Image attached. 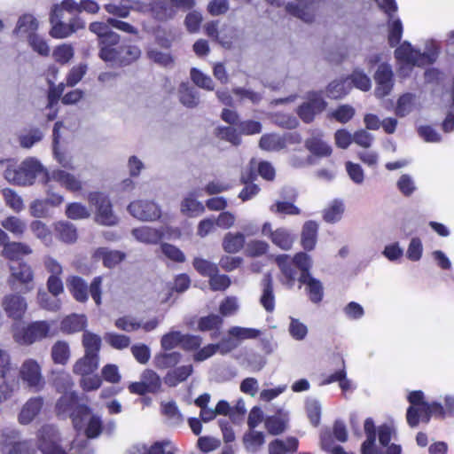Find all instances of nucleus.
<instances>
[{
    "instance_id": "nucleus-1",
    "label": "nucleus",
    "mask_w": 454,
    "mask_h": 454,
    "mask_svg": "<svg viewBox=\"0 0 454 454\" xmlns=\"http://www.w3.org/2000/svg\"><path fill=\"white\" fill-rule=\"evenodd\" d=\"M282 277L280 281L288 288L294 286L297 279L296 268L301 271L298 280L300 283L307 286V292L309 300L314 303H318L323 298V286L321 282L309 274L312 266V261L309 255L305 253H297L294 257L288 254L278 255L275 259Z\"/></svg>"
},
{
    "instance_id": "nucleus-2",
    "label": "nucleus",
    "mask_w": 454,
    "mask_h": 454,
    "mask_svg": "<svg viewBox=\"0 0 454 454\" xmlns=\"http://www.w3.org/2000/svg\"><path fill=\"white\" fill-rule=\"evenodd\" d=\"M76 437L70 441L62 439L56 427H41L38 430V449L43 454H67L66 449L76 450L77 453L88 454L85 451L86 442L90 439L97 438L102 433V427H74Z\"/></svg>"
},
{
    "instance_id": "nucleus-3",
    "label": "nucleus",
    "mask_w": 454,
    "mask_h": 454,
    "mask_svg": "<svg viewBox=\"0 0 454 454\" xmlns=\"http://www.w3.org/2000/svg\"><path fill=\"white\" fill-rule=\"evenodd\" d=\"M211 395L204 393L194 400V404L200 408V418L202 422L208 423L218 415L228 417L234 424L240 423L246 413V403L243 398L236 401L234 405H231L226 400H220L215 408L209 407Z\"/></svg>"
},
{
    "instance_id": "nucleus-4",
    "label": "nucleus",
    "mask_w": 454,
    "mask_h": 454,
    "mask_svg": "<svg viewBox=\"0 0 454 454\" xmlns=\"http://www.w3.org/2000/svg\"><path fill=\"white\" fill-rule=\"evenodd\" d=\"M77 394L64 393L56 404L57 413L61 418L70 417L74 426H102L99 417L94 415L86 405H76Z\"/></svg>"
},
{
    "instance_id": "nucleus-5",
    "label": "nucleus",
    "mask_w": 454,
    "mask_h": 454,
    "mask_svg": "<svg viewBox=\"0 0 454 454\" xmlns=\"http://www.w3.org/2000/svg\"><path fill=\"white\" fill-rule=\"evenodd\" d=\"M41 174L44 176L47 174L41 163L33 158H28L20 165H9L4 171V178L9 183L25 186L32 184L36 176Z\"/></svg>"
},
{
    "instance_id": "nucleus-6",
    "label": "nucleus",
    "mask_w": 454,
    "mask_h": 454,
    "mask_svg": "<svg viewBox=\"0 0 454 454\" xmlns=\"http://www.w3.org/2000/svg\"><path fill=\"white\" fill-rule=\"evenodd\" d=\"M51 323L48 321H35L27 326L16 328L13 332V339L20 345H31L53 336L54 333L51 332Z\"/></svg>"
},
{
    "instance_id": "nucleus-7",
    "label": "nucleus",
    "mask_w": 454,
    "mask_h": 454,
    "mask_svg": "<svg viewBox=\"0 0 454 454\" xmlns=\"http://www.w3.org/2000/svg\"><path fill=\"white\" fill-rule=\"evenodd\" d=\"M195 0H152L150 11L153 16L160 21L173 19L180 11L190 10Z\"/></svg>"
},
{
    "instance_id": "nucleus-8",
    "label": "nucleus",
    "mask_w": 454,
    "mask_h": 454,
    "mask_svg": "<svg viewBox=\"0 0 454 454\" xmlns=\"http://www.w3.org/2000/svg\"><path fill=\"white\" fill-rule=\"evenodd\" d=\"M89 202L95 206V221L102 225H115L118 217L114 214L112 204L107 196L101 192H91L89 195Z\"/></svg>"
},
{
    "instance_id": "nucleus-9",
    "label": "nucleus",
    "mask_w": 454,
    "mask_h": 454,
    "mask_svg": "<svg viewBox=\"0 0 454 454\" xmlns=\"http://www.w3.org/2000/svg\"><path fill=\"white\" fill-rule=\"evenodd\" d=\"M380 9L389 17L387 22V40L391 47L396 46L403 35V24L401 20L394 17L397 11L395 0H376Z\"/></svg>"
},
{
    "instance_id": "nucleus-10",
    "label": "nucleus",
    "mask_w": 454,
    "mask_h": 454,
    "mask_svg": "<svg viewBox=\"0 0 454 454\" xmlns=\"http://www.w3.org/2000/svg\"><path fill=\"white\" fill-rule=\"evenodd\" d=\"M129 213L142 222H154L161 216L160 206L153 200H138L128 206Z\"/></svg>"
},
{
    "instance_id": "nucleus-11",
    "label": "nucleus",
    "mask_w": 454,
    "mask_h": 454,
    "mask_svg": "<svg viewBox=\"0 0 454 454\" xmlns=\"http://www.w3.org/2000/svg\"><path fill=\"white\" fill-rule=\"evenodd\" d=\"M327 103L322 93L311 91L307 94L306 101L297 109L298 116L306 123H310L315 117L326 108Z\"/></svg>"
},
{
    "instance_id": "nucleus-12",
    "label": "nucleus",
    "mask_w": 454,
    "mask_h": 454,
    "mask_svg": "<svg viewBox=\"0 0 454 454\" xmlns=\"http://www.w3.org/2000/svg\"><path fill=\"white\" fill-rule=\"evenodd\" d=\"M20 377L29 388L40 391L45 385L40 364L35 359H26L20 368Z\"/></svg>"
},
{
    "instance_id": "nucleus-13",
    "label": "nucleus",
    "mask_w": 454,
    "mask_h": 454,
    "mask_svg": "<svg viewBox=\"0 0 454 454\" xmlns=\"http://www.w3.org/2000/svg\"><path fill=\"white\" fill-rule=\"evenodd\" d=\"M376 83L374 95L378 98H382L390 94L393 90L395 80L392 67L387 64H380L374 75Z\"/></svg>"
},
{
    "instance_id": "nucleus-14",
    "label": "nucleus",
    "mask_w": 454,
    "mask_h": 454,
    "mask_svg": "<svg viewBox=\"0 0 454 454\" xmlns=\"http://www.w3.org/2000/svg\"><path fill=\"white\" fill-rule=\"evenodd\" d=\"M395 56L399 61L411 66H423L431 62L427 55L420 53L406 41L395 49Z\"/></svg>"
},
{
    "instance_id": "nucleus-15",
    "label": "nucleus",
    "mask_w": 454,
    "mask_h": 454,
    "mask_svg": "<svg viewBox=\"0 0 454 454\" xmlns=\"http://www.w3.org/2000/svg\"><path fill=\"white\" fill-rule=\"evenodd\" d=\"M2 308L8 317L20 320L27 309L26 299L18 294H9L2 300Z\"/></svg>"
},
{
    "instance_id": "nucleus-16",
    "label": "nucleus",
    "mask_w": 454,
    "mask_h": 454,
    "mask_svg": "<svg viewBox=\"0 0 454 454\" xmlns=\"http://www.w3.org/2000/svg\"><path fill=\"white\" fill-rule=\"evenodd\" d=\"M59 183L61 186L71 192H78L82 189V182L73 174L65 170H53L51 174H45V182Z\"/></svg>"
},
{
    "instance_id": "nucleus-17",
    "label": "nucleus",
    "mask_w": 454,
    "mask_h": 454,
    "mask_svg": "<svg viewBox=\"0 0 454 454\" xmlns=\"http://www.w3.org/2000/svg\"><path fill=\"white\" fill-rule=\"evenodd\" d=\"M305 147L312 155L328 157L332 154V147L323 139V134L313 130L311 136L305 140Z\"/></svg>"
},
{
    "instance_id": "nucleus-18",
    "label": "nucleus",
    "mask_w": 454,
    "mask_h": 454,
    "mask_svg": "<svg viewBox=\"0 0 454 454\" xmlns=\"http://www.w3.org/2000/svg\"><path fill=\"white\" fill-rule=\"evenodd\" d=\"M11 277L9 278V283L12 287L14 289L15 281H19L21 284L27 285L33 280V272L30 268L26 263H21L19 262H13L10 265Z\"/></svg>"
},
{
    "instance_id": "nucleus-19",
    "label": "nucleus",
    "mask_w": 454,
    "mask_h": 454,
    "mask_svg": "<svg viewBox=\"0 0 454 454\" xmlns=\"http://www.w3.org/2000/svg\"><path fill=\"white\" fill-rule=\"evenodd\" d=\"M61 18L62 16H59L54 23H51V35L52 37L64 38L84 27V23L78 19H74L69 24H66L61 21Z\"/></svg>"
},
{
    "instance_id": "nucleus-20",
    "label": "nucleus",
    "mask_w": 454,
    "mask_h": 454,
    "mask_svg": "<svg viewBox=\"0 0 454 454\" xmlns=\"http://www.w3.org/2000/svg\"><path fill=\"white\" fill-rule=\"evenodd\" d=\"M132 236L139 242L150 245L159 243L163 238V231L150 226L135 228L131 231Z\"/></svg>"
},
{
    "instance_id": "nucleus-21",
    "label": "nucleus",
    "mask_w": 454,
    "mask_h": 454,
    "mask_svg": "<svg viewBox=\"0 0 454 454\" xmlns=\"http://www.w3.org/2000/svg\"><path fill=\"white\" fill-rule=\"evenodd\" d=\"M43 404L41 397L30 398L22 407L19 415L20 424L27 425L33 422L34 419L38 415Z\"/></svg>"
},
{
    "instance_id": "nucleus-22",
    "label": "nucleus",
    "mask_w": 454,
    "mask_h": 454,
    "mask_svg": "<svg viewBox=\"0 0 454 454\" xmlns=\"http://www.w3.org/2000/svg\"><path fill=\"white\" fill-rule=\"evenodd\" d=\"M87 325V317L83 314H72L66 317L60 323V330L64 333L72 334L83 331Z\"/></svg>"
},
{
    "instance_id": "nucleus-23",
    "label": "nucleus",
    "mask_w": 454,
    "mask_h": 454,
    "mask_svg": "<svg viewBox=\"0 0 454 454\" xmlns=\"http://www.w3.org/2000/svg\"><path fill=\"white\" fill-rule=\"evenodd\" d=\"M262 293L260 303L267 312H272L275 309V295L273 293L272 278L270 273L264 275L262 281Z\"/></svg>"
},
{
    "instance_id": "nucleus-24",
    "label": "nucleus",
    "mask_w": 454,
    "mask_h": 454,
    "mask_svg": "<svg viewBox=\"0 0 454 454\" xmlns=\"http://www.w3.org/2000/svg\"><path fill=\"white\" fill-rule=\"evenodd\" d=\"M67 286L74 296L79 302H85L88 301V286L87 283L78 276H72L67 278Z\"/></svg>"
},
{
    "instance_id": "nucleus-25",
    "label": "nucleus",
    "mask_w": 454,
    "mask_h": 454,
    "mask_svg": "<svg viewBox=\"0 0 454 454\" xmlns=\"http://www.w3.org/2000/svg\"><path fill=\"white\" fill-rule=\"evenodd\" d=\"M98 367V356L85 354L82 358L78 359L73 367L75 374L86 376L92 373Z\"/></svg>"
},
{
    "instance_id": "nucleus-26",
    "label": "nucleus",
    "mask_w": 454,
    "mask_h": 454,
    "mask_svg": "<svg viewBox=\"0 0 454 454\" xmlns=\"http://www.w3.org/2000/svg\"><path fill=\"white\" fill-rule=\"evenodd\" d=\"M299 445L298 439L288 437L286 441L275 439L269 444V454H287L297 450Z\"/></svg>"
},
{
    "instance_id": "nucleus-27",
    "label": "nucleus",
    "mask_w": 454,
    "mask_h": 454,
    "mask_svg": "<svg viewBox=\"0 0 454 454\" xmlns=\"http://www.w3.org/2000/svg\"><path fill=\"white\" fill-rule=\"evenodd\" d=\"M409 402L413 405L407 411V421L410 426H416L419 423V405L425 403L423 401V393L421 391H413L409 395Z\"/></svg>"
},
{
    "instance_id": "nucleus-28",
    "label": "nucleus",
    "mask_w": 454,
    "mask_h": 454,
    "mask_svg": "<svg viewBox=\"0 0 454 454\" xmlns=\"http://www.w3.org/2000/svg\"><path fill=\"white\" fill-rule=\"evenodd\" d=\"M180 102L186 107L193 108L200 104V94L186 82H182L178 89Z\"/></svg>"
},
{
    "instance_id": "nucleus-29",
    "label": "nucleus",
    "mask_w": 454,
    "mask_h": 454,
    "mask_svg": "<svg viewBox=\"0 0 454 454\" xmlns=\"http://www.w3.org/2000/svg\"><path fill=\"white\" fill-rule=\"evenodd\" d=\"M95 257L101 259L106 267L114 268L125 258V254L116 250H108L106 247H100L95 252Z\"/></svg>"
},
{
    "instance_id": "nucleus-30",
    "label": "nucleus",
    "mask_w": 454,
    "mask_h": 454,
    "mask_svg": "<svg viewBox=\"0 0 454 454\" xmlns=\"http://www.w3.org/2000/svg\"><path fill=\"white\" fill-rule=\"evenodd\" d=\"M254 427H249V430L243 436L245 448L249 452H256L264 443L265 435L262 432L254 430Z\"/></svg>"
},
{
    "instance_id": "nucleus-31",
    "label": "nucleus",
    "mask_w": 454,
    "mask_h": 454,
    "mask_svg": "<svg viewBox=\"0 0 454 454\" xmlns=\"http://www.w3.org/2000/svg\"><path fill=\"white\" fill-rule=\"evenodd\" d=\"M192 365H183L170 371L164 377V382L169 387H176L180 382L184 381L192 372Z\"/></svg>"
},
{
    "instance_id": "nucleus-32",
    "label": "nucleus",
    "mask_w": 454,
    "mask_h": 454,
    "mask_svg": "<svg viewBox=\"0 0 454 454\" xmlns=\"http://www.w3.org/2000/svg\"><path fill=\"white\" fill-rule=\"evenodd\" d=\"M32 253L30 247L21 242H9L3 249V255L12 261H18L20 256Z\"/></svg>"
},
{
    "instance_id": "nucleus-33",
    "label": "nucleus",
    "mask_w": 454,
    "mask_h": 454,
    "mask_svg": "<svg viewBox=\"0 0 454 454\" xmlns=\"http://www.w3.org/2000/svg\"><path fill=\"white\" fill-rule=\"evenodd\" d=\"M245 244V236L240 232H228L223 239V248L226 253L235 254L242 249Z\"/></svg>"
},
{
    "instance_id": "nucleus-34",
    "label": "nucleus",
    "mask_w": 454,
    "mask_h": 454,
    "mask_svg": "<svg viewBox=\"0 0 454 454\" xmlns=\"http://www.w3.org/2000/svg\"><path fill=\"white\" fill-rule=\"evenodd\" d=\"M146 56L151 61L163 67H172L175 64V59L169 52H163L155 47H148Z\"/></svg>"
},
{
    "instance_id": "nucleus-35",
    "label": "nucleus",
    "mask_w": 454,
    "mask_h": 454,
    "mask_svg": "<svg viewBox=\"0 0 454 454\" xmlns=\"http://www.w3.org/2000/svg\"><path fill=\"white\" fill-rule=\"evenodd\" d=\"M52 382L57 391L59 393H74L72 390L74 382L70 374L65 371H56L52 372Z\"/></svg>"
},
{
    "instance_id": "nucleus-36",
    "label": "nucleus",
    "mask_w": 454,
    "mask_h": 454,
    "mask_svg": "<svg viewBox=\"0 0 454 454\" xmlns=\"http://www.w3.org/2000/svg\"><path fill=\"white\" fill-rule=\"evenodd\" d=\"M317 224L315 222H306L301 232V244L304 249L312 250L317 242Z\"/></svg>"
},
{
    "instance_id": "nucleus-37",
    "label": "nucleus",
    "mask_w": 454,
    "mask_h": 454,
    "mask_svg": "<svg viewBox=\"0 0 454 454\" xmlns=\"http://www.w3.org/2000/svg\"><path fill=\"white\" fill-rule=\"evenodd\" d=\"M195 193H190L181 203V212L184 215L193 217L204 212V206L195 199Z\"/></svg>"
},
{
    "instance_id": "nucleus-38",
    "label": "nucleus",
    "mask_w": 454,
    "mask_h": 454,
    "mask_svg": "<svg viewBox=\"0 0 454 454\" xmlns=\"http://www.w3.org/2000/svg\"><path fill=\"white\" fill-rule=\"evenodd\" d=\"M351 90V83L348 79L333 81L327 87V96L331 98H340L346 96Z\"/></svg>"
},
{
    "instance_id": "nucleus-39",
    "label": "nucleus",
    "mask_w": 454,
    "mask_h": 454,
    "mask_svg": "<svg viewBox=\"0 0 454 454\" xmlns=\"http://www.w3.org/2000/svg\"><path fill=\"white\" fill-rule=\"evenodd\" d=\"M259 146L265 151H280L286 147V141L278 134H265L261 137Z\"/></svg>"
},
{
    "instance_id": "nucleus-40",
    "label": "nucleus",
    "mask_w": 454,
    "mask_h": 454,
    "mask_svg": "<svg viewBox=\"0 0 454 454\" xmlns=\"http://www.w3.org/2000/svg\"><path fill=\"white\" fill-rule=\"evenodd\" d=\"M70 357V348L67 341L58 340L51 348V358L56 364H65Z\"/></svg>"
},
{
    "instance_id": "nucleus-41",
    "label": "nucleus",
    "mask_w": 454,
    "mask_h": 454,
    "mask_svg": "<svg viewBox=\"0 0 454 454\" xmlns=\"http://www.w3.org/2000/svg\"><path fill=\"white\" fill-rule=\"evenodd\" d=\"M30 231L44 245L50 246L52 242V234L48 226L39 220H35L30 223Z\"/></svg>"
},
{
    "instance_id": "nucleus-42",
    "label": "nucleus",
    "mask_w": 454,
    "mask_h": 454,
    "mask_svg": "<svg viewBox=\"0 0 454 454\" xmlns=\"http://www.w3.org/2000/svg\"><path fill=\"white\" fill-rule=\"evenodd\" d=\"M141 55V51L135 45H120L118 65L125 66L137 60Z\"/></svg>"
},
{
    "instance_id": "nucleus-43",
    "label": "nucleus",
    "mask_w": 454,
    "mask_h": 454,
    "mask_svg": "<svg viewBox=\"0 0 454 454\" xmlns=\"http://www.w3.org/2000/svg\"><path fill=\"white\" fill-rule=\"evenodd\" d=\"M270 240L274 245L283 250L291 249L294 243L293 236L284 228L275 230L274 233L271 234Z\"/></svg>"
},
{
    "instance_id": "nucleus-44",
    "label": "nucleus",
    "mask_w": 454,
    "mask_h": 454,
    "mask_svg": "<svg viewBox=\"0 0 454 454\" xmlns=\"http://www.w3.org/2000/svg\"><path fill=\"white\" fill-rule=\"evenodd\" d=\"M37 27L38 22L36 19L30 14H25L20 18L16 32L19 35H27L29 37L30 35L35 34Z\"/></svg>"
},
{
    "instance_id": "nucleus-45",
    "label": "nucleus",
    "mask_w": 454,
    "mask_h": 454,
    "mask_svg": "<svg viewBox=\"0 0 454 454\" xmlns=\"http://www.w3.org/2000/svg\"><path fill=\"white\" fill-rule=\"evenodd\" d=\"M416 97L412 93L402 95L396 104L395 114L399 117H404L414 108Z\"/></svg>"
},
{
    "instance_id": "nucleus-46",
    "label": "nucleus",
    "mask_w": 454,
    "mask_h": 454,
    "mask_svg": "<svg viewBox=\"0 0 454 454\" xmlns=\"http://www.w3.org/2000/svg\"><path fill=\"white\" fill-rule=\"evenodd\" d=\"M190 77L192 82L206 90L212 91L215 89L214 82L212 78L199 70L196 67H192L190 71Z\"/></svg>"
},
{
    "instance_id": "nucleus-47",
    "label": "nucleus",
    "mask_w": 454,
    "mask_h": 454,
    "mask_svg": "<svg viewBox=\"0 0 454 454\" xmlns=\"http://www.w3.org/2000/svg\"><path fill=\"white\" fill-rule=\"evenodd\" d=\"M82 345L85 348V354L98 356V351L101 346V339L98 335L90 332H84L82 336Z\"/></svg>"
},
{
    "instance_id": "nucleus-48",
    "label": "nucleus",
    "mask_w": 454,
    "mask_h": 454,
    "mask_svg": "<svg viewBox=\"0 0 454 454\" xmlns=\"http://www.w3.org/2000/svg\"><path fill=\"white\" fill-rule=\"evenodd\" d=\"M55 229L59 239L66 243H73L77 239L76 229L68 222L58 223Z\"/></svg>"
},
{
    "instance_id": "nucleus-49",
    "label": "nucleus",
    "mask_w": 454,
    "mask_h": 454,
    "mask_svg": "<svg viewBox=\"0 0 454 454\" xmlns=\"http://www.w3.org/2000/svg\"><path fill=\"white\" fill-rule=\"evenodd\" d=\"M288 164L294 168H303L314 164L312 155L301 150L294 151L288 158Z\"/></svg>"
},
{
    "instance_id": "nucleus-50",
    "label": "nucleus",
    "mask_w": 454,
    "mask_h": 454,
    "mask_svg": "<svg viewBox=\"0 0 454 454\" xmlns=\"http://www.w3.org/2000/svg\"><path fill=\"white\" fill-rule=\"evenodd\" d=\"M419 422L427 423L431 416H441L443 412V408L440 403H423L419 405Z\"/></svg>"
},
{
    "instance_id": "nucleus-51",
    "label": "nucleus",
    "mask_w": 454,
    "mask_h": 454,
    "mask_svg": "<svg viewBox=\"0 0 454 454\" xmlns=\"http://www.w3.org/2000/svg\"><path fill=\"white\" fill-rule=\"evenodd\" d=\"M62 126V123L58 121L55 123L53 128V153L55 154V157L57 160L61 164L62 167L67 168H73L72 160L70 158L66 157L65 155L61 154L58 151L57 145L59 144V140L60 137L59 135V129Z\"/></svg>"
},
{
    "instance_id": "nucleus-52",
    "label": "nucleus",
    "mask_w": 454,
    "mask_h": 454,
    "mask_svg": "<svg viewBox=\"0 0 454 454\" xmlns=\"http://www.w3.org/2000/svg\"><path fill=\"white\" fill-rule=\"evenodd\" d=\"M2 226L17 237H20L26 231L27 224L16 216H9L2 221Z\"/></svg>"
},
{
    "instance_id": "nucleus-53",
    "label": "nucleus",
    "mask_w": 454,
    "mask_h": 454,
    "mask_svg": "<svg viewBox=\"0 0 454 454\" xmlns=\"http://www.w3.org/2000/svg\"><path fill=\"white\" fill-rule=\"evenodd\" d=\"M181 359L178 352L163 353L155 356L154 364L159 369H166L175 366Z\"/></svg>"
},
{
    "instance_id": "nucleus-54",
    "label": "nucleus",
    "mask_w": 454,
    "mask_h": 454,
    "mask_svg": "<svg viewBox=\"0 0 454 454\" xmlns=\"http://www.w3.org/2000/svg\"><path fill=\"white\" fill-rule=\"evenodd\" d=\"M38 304L47 310L57 311L60 308V301L56 296H51L45 291H39L37 294Z\"/></svg>"
},
{
    "instance_id": "nucleus-55",
    "label": "nucleus",
    "mask_w": 454,
    "mask_h": 454,
    "mask_svg": "<svg viewBox=\"0 0 454 454\" xmlns=\"http://www.w3.org/2000/svg\"><path fill=\"white\" fill-rule=\"evenodd\" d=\"M343 212V203L339 200H334L327 208L325 209L324 219L327 223H336L340 220Z\"/></svg>"
},
{
    "instance_id": "nucleus-56",
    "label": "nucleus",
    "mask_w": 454,
    "mask_h": 454,
    "mask_svg": "<svg viewBox=\"0 0 454 454\" xmlns=\"http://www.w3.org/2000/svg\"><path fill=\"white\" fill-rule=\"evenodd\" d=\"M348 79L351 84L363 91H368L372 88L371 79L360 70H355Z\"/></svg>"
},
{
    "instance_id": "nucleus-57",
    "label": "nucleus",
    "mask_w": 454,
    "mask_h": 454,
    "mask_svg": "<svg viewBox=\"0 0 454 454\" xmlns=\"http://www.w3.org/2000/svg\"><path fill=\"white\" fill-rule=\"evenodd\" d=\"M2 192L6 205L13 211L20 212L24 208L21 197L18 195L13 190L5 188Z\"/></svg>"
},
{
    "instance_id": "nucleus-58",
    "label": "nucleus",
    "mask_w": 454,
    "mask_h": 454,
    "mask_svg": "<svg viewBox=\"0 0 454 454\" xmlns=\"http://www.w3.org/2000/svg\"><path fill=\"white\" fill-rule=\"evenodd\" d=\"M66 215L73 220L86 219L90 216V210L80 203H70L66 209Z\"/></svg>"
},
{
    "instance_id": "nucleus-59",
    "label": "nucleus",
    "mask_w": 454,
    "mask_h": 454,
    "mask_svg": "<svg viewBox=\"0 0 454 454\" xmlns=\"http://www.w3.org/2000/svg\"><path fill=\"white\" fill-rule=\"evenodd\" d=\"M193 267L200 274L208 278L219 271L216 264L202 258H195Z\"/></svg>"
},
{
    "instance_id": "nucleus-60",
    "label": "nucleus",
    "mask_w": 454,
    "mask_h": 454,
    "mask_svg": "<svg viewBox=\"0 0 454 454\" xmlns=\"http://www.w3.org/2000/svg\"><path fill=\"white\" fill-rule=\"evenodd\" d=\"M183 333L179 331H172L161 337L160 345L165 350H171L178 345L181 346Z\"/></svg>"
},
{
    "instance_id": "nucleus-61",
    "label": "nucleus",
    "mask_w": 454,
    "mask_h": 454,
    "mask_svg": "<svg viewBox=\"0 0 454 454\" xmlns=\"http://www.w3.org/2000/svg\"><path fill=\"white\" fill-rule=\"evenodd\" d=\"M259 334L260 332L254 328L234 326L229 330V335L233 337L238 341L246 339H255L259 336Z\"/></svg>"
},
{
    "instance_id": "nucleus-62",
    "label": "nucleus",
    "mask_w": 454,
    "mask_h": 454,
    "mask_svg": "<svg viewBox=\"0 0 454 454\" xmlns=\"http://www.w3.org/2000/svg\"><path fill=\"white\" fill-rule=\"evenodd\" d=\"M141 380L149 388L151 393H155L160 388V379L158 374L152 370H145L141 375Z\"/></svg>"
},
{
    "instance_id": "nucleus-63",
    "label": "nucleus",
    "mask_w": 454,
    "mask_h": 454,
    "mask_svg": "<svg viewBox=\"0 0 454 454\" xmlns=\"http://www.w3.org/2000/svg\"><path fill=\"white\" fill-rule=\"evenodd\" d=\"M366 440L361 446L362 454H376V427H364Z\"/></svg>"
},
{
    "instance_id": "nucleus-64",
    "label": "nucleus",
    "mask_w": 454,
    "mask_h": 454,
    "mask_svg": "<svg viewBox=\"0 0 454 454\" xmlns=\"http://www.w3.org/2000/svg\"><path fill=\"white\" fill-rule=\"evenodd\" d=\"M54 59L60 64H67L74 57V49L71 45L58 46L52 53Z\"/></svg>"
}]
</instances>
